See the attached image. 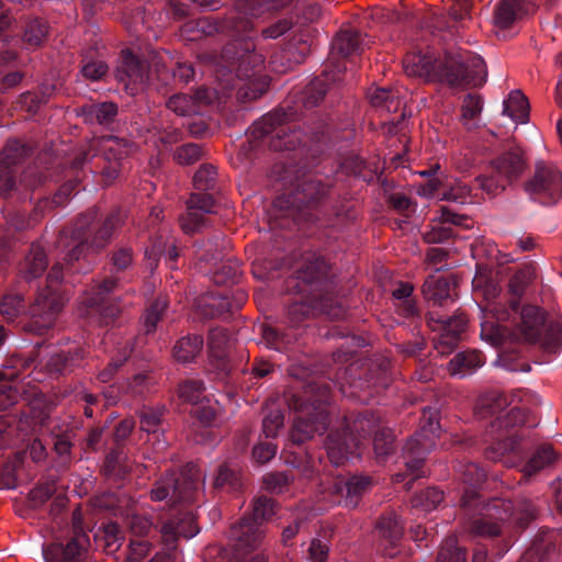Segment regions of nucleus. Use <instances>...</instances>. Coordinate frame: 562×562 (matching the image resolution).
Listing matches in <instances>:
<instances>
[{
  "mask_svg": "<svg viewBox=\"0 0 562 562\" xmlns=\"http://www.w3.org/2000/svg\"><path fill=\"white\" fill-rule=\"evenodd\" d=\"M52 94V88L45 87L40 91H26L19 98V104L27 112L35 113L41 105L45 104Z\"/></svg>",
  "mask_w": 562,
  "mask_h": 562,
  "instance_id": "57",
  "label": "nucleus"
},
{
  "mask_svg": "<svg viewBox=\"0 0 562 562\" xmlns=\"http://www.w3.org/2000/svg\"><path fill=\"white\" fill-rule=\"evenodd\" d=\"M375 530L390 546H395L403 536L404 525L394 512H386L378 519Z\"/></svg>",
  "mask_w": 562,
  "mask_h": 562,
  "instance_id": "39",
  "label": "nucleus"
},
{
  "mask_svg": "<svg viewBox=\"0 0 562 562\" xmlns=\"http://www.w3.org/2000/svg\"><path fill=\"white\" fill-rule=\"evenodd\" d=\"M284 415L280 408L270 409L262 419V432L267 438H274L283 426Z\"/></svg>",
  "mask_w": 562,
  "mask_h": 562,
  "instance_id": "63",
  "label": "nucleus"
},
{
  "mask_svg": "<svg viewBox=\"0 0 562 562\" xmlns=\"http://www.w3.org/2000/svg\"><path fill=\"white\" fill-rule=\"evenodd\" d=\"M215 201L209 193H192L187 201V212L179 221L187 234H194L209 223L207 214L214 212Z\"/></svg>",
  "mask_w": 562,
  "mask_h": 562,
  "instance_id": "26",
  "label": "nucleus"
},
{
  "mask_svg": "<svg viewBox=\"0 0 562 562\" xmlns=\"http://www.w3.org/2000/svg\"><path fill=\"white\" fill-rule=\"evenodd\" d=\"M435 221L437 224L425 235V239L429 244H443L454 237V231L449 225L470 227L468 216L458 214L446 206L440 207V215Z\"/></svg>",
  "mask_w": 562,
  "mask_h": 562,
  "instance_id": "30",
  "label": "nucleus"
},
{
  "mask_svg": "<svg viewBox=\"0 0 562 562\" xmlns=\"http://www.w3.org/2000/svg\"><path fill=\"white\" fill-rule=\"evenodd\" d=\"M206 155L204 148L195 143L178 146L173 151V160L181 166H190L202 160Z\"/></svg>",
  "mask_w": 562,
  "mask_h": 562,
  "instance_id": "53",
  "label": "nucleus"
},
{
  "mask_svg": "<svg viewBox=\"0 0 562 562\" xmlns=\"http://www.w3.org/2000/svg\"><path fill=\"white\" fill-rule=\"evenodd\" d=\"M557 454L551 445H540L522 468V476H531L553 463Z\"/></svg>",
  "mask_w": 562,
  "mask_h": 562,
  "instance_id": "45",
  "label": "nucleus"
},
{
  "mask_svg": "<svg viewBox=\"0 0 562 562\" xmlns=\"http://www.w3.org/2000/svg\"><path fill=\"white\" fill-rule=\"evenodd\" d=\"M285 289L297 297L288 303L281 325L261 327L262 341L269 349L291 351L299 341L300 328L311 316L324 314L340 319L347 314L331 267L321 255H305L294 276L286 280Z\"/></svg>",
  "mask_w": 562,
  "mask_h": 562,
  "instance_id": "2",
  "label": "nucleus"
},
{
  "mask_svg": "<svg viewBox=\"0 0 562 562\" xmlns=\"http://www.w3.org/2000/svg\"><path fill=\"white\" fill-rule=\"evenodd\" d=\"M133 148V143L126 138L114 135H106L92 139L82 148L72 159L74 169H83L91 158L101 153L106 165L102 173L106 180L112 181L117 178L121 168V160L125 158Z\"/></svg>",
  "mask_w": 562,
  "mask_h": 562,
  "instance_id": "17",
  "label": "nucleus"
},
{
  "mask_svg": "<svg viewBox=\"0 0 562 562\" xmlns=\"http://www.w3.org/2000/svg\"><path fill=\"white\" fill-rule=\"evenodd\" d=\"M89 537L78 531L64 542H54L43 548L45 562H89Z\"/></svg>",
  "mask_w": 562,
  "mask_h": 562,
  "instance_id": "25",
  "label": "nucleus"
},
{
  "mask_svg": "<svg viewBox=\"0 0 562 562\" xmlns=\"http://www.w3.org/2000/svg\"><path fill=\"white\" fill-rule=\"evenodd\" d=\"M373 481L369 475H339L329 485L333 503L346 508H357L362 497L372 488Z\"/></svg>",
  "mask_w": 562,
  "mask_h": 562,
  "instance_id": "24",
  "label": "nucleus"
},
{
  "mask_svg": "<svg viewBox=\"0 0 562 562\" xmlns=\"http://www.w3.org/2000/svg\"><path fill=\"white\" fill-rule=\"evenodd\" d=\"M216 180V169L211 164H203L200 166L193 177V184L195 189L207 191L214 187Z\"/></svg>",
  "mask_w": 562,
  "mask_h": 562,
  "instance_id": "62",
  "label": "nucleus"
},
{
  "mask_svg": "<svg viewBox=\"0 0 562 562\" xmlns=\"http://www.w3.org/2000/svg\"><path fill=\"white\" fill-rule=\"evenodd\" d=\"M48 267L44 248L38 243H33L24 260L19 266V278L31 283L46 271Z\"/></svg>",
  "mask_w": 562,
  "mask_h": 562,
  "instance_id": "33",
  "label": "nucleus"
},
{
  "mask_svg": "<svg viewBox=\"0 0 562 562\" xmlns=\"http://www.w3.org/2000/svg\"><path fill=\"white\" fill-rule=\"evenodd\" d=\"M116 77L120 81L125 82L126 89L132 94H136L147 85L149 69L146 63L142 61L131 52H123Z\"/></svg>",
  "mask_w": 562,
  "mask_h": 562,
  "instance_id": "28",
  "label": "nucleus"
},
{
  "mask_svg": "<svg viewBox=\"0 0 562 562\" xmlns=\"http://www.w3.org/2000/svg\"><path fill=\"white\" fill-rule=\"evenodd\" d=\"M404 69L408 76L424 77L449 88L481 87L487 78L484 59L470 50L446 52L442 58L428 55H407Z\"/></svg>",
  "mask_w": 562,
  "mask_h": 562,
  "instance_id": "10",
  "label": "nucleus"
},
{
  "mask_svg": "<svg viewBox=\"0 0 562 562\" xmlns=\"http://www.w3.org/2000/svg\"><path fill=\"white\" fill-rule=\"evenodd\" d=\"M151 550V542L148 539L130 538L127 554L123 562H142Z\"/></svg>",
  "mask_w": 562,
  "mask_h": 562,
  "instance_id": "64",
  "label": "nucleus"
},
{
  "mask_svg": "<svg viewBox=\"0 0 562 562\" xmlns=\"http://www.w3.org/2000/svg\"><path fill=\"white\" fill-rule=\"evenodd\" d=\"M63 280L64 266L57 262L48 271L45 286H37L36 297L29 308L25 330L41 336L53 328L64 305V295L59 289Z\"/></svg>",
  "mask_w": 562,
  "mask_h": 562,
  "instance_id": "16",
  "label": "nucleus"
},
{
  "mask_svg": "<svg viewBox=\"0 0 562 562\" xmlns=\"http://www.w3.org/2000/svg\"><path fill=\"white\" fill-rule=\"evenodd\" d=\"M162 415V409L148 407L143 408L139 413L140 430L154 436L158 443H160L159 432L161 431Z\"/></svg>",
  "mask_w": 562,
  "mask_h": 562,
  "instance_id": "51",
  "label": "nucleus"
},
{
  "mask_svg": "<svg viewBox=\"0 0 562 562\" xmlns=\"http://www.w3.org/2000/svg\"><path fill=\"white\" fill-rule=\"evenodd\" d=\"M507 406V398L501 393H492L481 398L477 405V415L481 418L496 416L486 429L485 449L486 459L494 462H503L507 467L520 464L527 457L528 450L522 445V436L518 435V428L529 423V411L525 407L513 406L503 414Z\"/></svg>",
  "mask_w": 562,
  "mask_h": 562,
  "instance_id": "6",
  "label": "nucleus"
},
{
  "mask_svg": "<svg viewBox=\"0 0 562 562\" xmlns=\"http://www.w3.org/2000/svg\"><path fill=\"white\" fill-rule=\"evenodd\" d=\"M243 487L241 473L236 465L220 464L214 473L212 490L215 493H236Z\"/></svg>",
  "mask_w": 562,
  "mask_h": 562,
  "instance_id": "35",
  "label": "nucleus"
},
{
  "mask_svg": "<svg viewBox=\"0 0 562 562\" xmlns=\"http://www.w3.org/2000/svg\"><path fill=\"white\" fill-rule=\"evenodd\" d=\"M167 108L180 116H187L194 112V100L184 93H176L171 95L167 103Z\"/></svg>",
  "mask_w": 562,
  "mask_h": 562,
  "instance_id": "61",
  "label": "nucleus"
},
{
  "mask_svg": "<svg viewBox=\"0 0 562 562\" xmlns=\"http://www.w3.org/2000/svg\"><path fill=\"white\" fill-rule=\"evenodd\" d=\"M32 154L33 148L26 143H22L18 139H12L7 143L0 153V196L8 198L13 191L24 188L26 191L31 192L30 201L37 200L34 206V213L35 216H40L44 215L47 210L63 205L60 194H64V199L70 198L78 184V171L80 169H74L72 165L70 166L75 179L61 184L54 193L53 198L35 196V190L46 180V176L38 167H27L20 177L19 186H16L15 182L16 167L22 165Z\"/></svg>",
  "mask_w": 562,
  "mask_h": 562,
  "instance_id": "8",
  "label": "nucleus"
},
{
  "mask_svg": "<svg viewBox=\"0 0 562 562\" xmlns=\"http://www.w3.org/2000/svg\"><path fill=\"white\" fill-rule=\"evenodd\" d=\"M24 310V297L22 293H8L3 295L1 301L0 311L3 316L13 319Z\"/></svg>",
  "mask_w": 562,
  "mask_h": 562,
  "instance_id": "60",
  "label": "nucleus"
},
{
  "mask_svg": "<svg viewBox=\"0 0 562 562\" xmlns=\"http://www.w3.org/2000/svg\"><path fill=\"white\" fill-rule=\"evenodd\" d=\"M503 114L515 122L525 123L529 116V102L526 95L519 90L510 92L508 99L504 101Z\"/></svg>",
  "mask_w": 562,
  "mask_h": 562,
  "instance_id": "46",
  "label": "nucleus"
},
{
  "mask_svg": "<svg viewBox=\"0 0 562 562\" xmlns=\"http://www.w3.org/2000/svg\"><path fill=\"white\" fill-rule=\"evenodd\" d=\"M88 351L82 346H71L68 349H60L45 353L38 361L35 358L16 359L13 367L22 369L31 367L37 370L36 375H48L59 378L72 373L80 368Z\"/></svg>",
  "mask_w": 562,
  "mask_h": 562,
  "instance_id": "20",
  "label": "nucleus"
},
{
  "mask_svg": "<svg viewBox=\"0 0 562 562\" xmlns=\"http://www.w3.org/2000/svg\"><path fill=\"white\" fill-rule=\"evenodd\" d=\"M274 499L261 495L254 499L251 514L244 516L238 525L231 529L229 537L236 541V550H254L262 539V524L276 514Z\"/></svg>",
  "mask_w": 562,
  "mask_h": 562,
  "instance_id": "19",
  "label": "nucleus"
},
{
  "mask_svg": "<svg viewBox=\"0 0 562 562\" xmlns=\"http://www.w3.org/2000/svg\"><path fill=\"white\" fill-rule=\"evenodd\" d=\"M562 546V533L558 530H543L525 551L518 562H557Z\"/></svg>",
  "mask_w": 562,
  "mask_h": 562,
  "instance_id": "27",
  "label": "nucleus"
},
{
  "mask_svg": "<svg viewBox=\"0 0 562 562\" xmlns=\"http://www.w3.org/2000/svg\"><path fill=\"white\" fill-rule=\"evenodd\" d=\"M526 169V159L520 147L509 144L504 151L491 161L487 175H481L475 180L487 194L495 195L517 180Z\"/></svg>",
  "mask_w": 562,
  "mask_h": 562,
  "instance_id": "18",
  "label": "nucleus"
},
{
  "mask_svg": "<svg viewBox=\"0 0 562 562\" xmlns=\"http://www.w3.org/2000/svg\"><path fill=\"white\" fill-rule=\"evenodd\" d=\"M395 449V436L390 427L384 425L373 436V450L378 460L383 461Z\"/></svg>",
  "mask_w": 562,
  "mask_h": 562,
  "instance_id": "50",
  "label": "nucleus"
},
{
  "mask_svg": "<svg viewBox=\"0 0 562 562\" xmlns=\"http://www.w3.org/2000/svg\"><path fill=\"white\" fill-rule=\"evenodd\" d=\"M210 367L215 379L231 383L235 381V369L232 360L231 338L226 329L214 327L207 338Z\"/></svg>",
  "mask_w": 562,
  "mask_h": 562,
  "instance_id": "23",
  "label": "nucleus"
},
{
  "mask_svg": "<svg viewBox=\"0 0 562 562\" xmlns=\"http://www.w3.org/2000/svg\"><path fill=\"white\" fill-rule=\"evenodd\" d=\"M535 279V269L525 266L508 281V307L494 304L481 310V338L494 347H505L512 340L537 346L544 355L557 353L562 347L561 325L535 305L520 308V299Z\"/></svg>",
  "mask_w": 562,
  "mask_h": 562,
  "instance_id": "3",
  "label": "nucleus"
},
{
  "mask_svg": "<svg viewBox=\"0 0 562 562\" xmlns=\"http://www.w3.org/2000/svg\"><path fill=\"white\" fill-rule=\"evenodd\" d=\"M19 379L14 371H0V409L7 411L18 403L19 389L13 382Z\"/></svg>",
  "mask_w": 562,
  "mask_h": 562,
  "instance_id": "47",
  "label": "nucleus"
},
{
  "mask_svg": "<svg viewBox=\"0 0 562 562\" xmlns=\"http://www.w3.org/2000/svg\"><path fill=\"white\" fill-rule=\"evenodd\" d=\"M75 430L68 425L55 426L50 431V441L55 453L65 461L70 459Z\"/></svg>",
  "mask_w": 562,
  "mask_h": 562,
  "instance_id": "42",
  "label": "nucleus"
},
{
  "mask_svg": "<svg viewBox=\"0 0 562 562\" xmlns=\"http://www.w3.org/2000/svg\"><path fill=\"white\" fill-rule=\"evenodd\" d=\"M323 75L314 78L296 98L285 100L279 108L255 121L246 132L248 151L268 148L273 151L293 153L299 158L297 168L285 166L281 180L290 187L273 202V217L282 228L312 224L340 226L355 218L350 209L337 206L326 220L321 203L329 191V184L315 173L307 172L316 160L330 148L333 119L328 113L313 111L330 89L340 82Z\"/></svg>",
  "mask_w": 562,
  "mask_h": 562,
  "instance_id": "1",
  "label": "nucleus"
},
{
  "mask_svg": "<svg viewBox=\"0 0 562 562\" xmlns=\"http://www.w3.org/2000/svg\"><path fill=\"white\" fill-rule=\"evenodd\" d=\"M204 476L193 462H189L177 472L167 471L153 485L150 499L166 502L169 514L159 520V533L166 550L156 552L149 562H172V552L177 549L180 538L190 539L200 531L193 504L203 494Z\"/></svg>",
  "mask_w": 562,
  "mask_h": 562,
  "instance_id": "4",
  "label": "nucleus"
},
{
  "mask_svg": "<svg viewBox=\"0 0 562 562\" xmlns=\"http://www.w3.org/2000/svg\"><path fill=\"white\" fill-rule=\"evenodd\" d=\"M32 154L33 148L26 143H22L18 139H12L7 143L0 153V196L8 198L13 191L24 188L26 191L31 192L30 201L37 200L34 206V213L35 216H40L44 215L47 210L63 205L60 194H64V199L70 198L78 184V171L80 169H74L72 165L70 166L75 179L61 184L54 193L53 198L35 196V190L46 180V176L38 167H27L20 177L19 186H16L15 182L16 167L22 165Z\"/></svg>",
  "mask_w": 562,
  "mask_h": 562,
  "instance_id": "7",
  "label": "nucleus"
},
{
  "mask_svg": "<svg viewBox=\"0 0 562 562\" xmlns=\"http://www.w3.org/2000/svg\"><path fill=\"white\" fill-rule=\"evenodd\" d=\"M438 416L437 408L424 407L418 429L403 447L401 458L405 469L396 472L393 479L395 483H404L406 490H411L414 481L425 477L427 474L425 461L434 449L440 431Z\"/></svg>",
  "mask_w": 562,
  "mask_h": 562,
  "instance_id": "14",
  "label": "nucleus"
},
{
  "mask_svg": "<svg viewBox=\"0 0 562 562\" xmlns=\"http://www.w3.org/2000/svg\"><path fill=\"white\" fill-rule=\"evenodd\" d=\"M437 562H467L465 550L458 546L454 537H449L440 547Z\"/></svg>",
  "mask_w": 562,
  "mask_h": 562,
  "instance_id": "56",
  "label": "nucleus"
},
{
  "mask_svg": "<svg viewBox=\"0 0 562 562\" xmlns=\"http://www.w3.org/2000/svg\"><path fill=\"white\" fill-rule=\"evenodd\" d=\"M125 524L130 532V538L134 539H147L157 528L148 516L140 514L127 516Z\"/></svg>",
  "mask_w": 562,
  "mask_h": 562,
  "instance_id": "49",
  "label": "nucleus"
},
{
  "mask_svg": "<svg viewBox=\"0 0 562 562\" xmlns=\"http://www.w3.org/2000/svg\"><path fill=\"white\" fill-rule=\"evenodd\" d=\"M537 0H501L494 10L495 24L508 29L517 21L533 14Z\"/></svg>",
  "mask_w": 562,
  "mask_h": 562,
  "instance_id": "29",
  "label": "nucleus"
},
{
  "mask_svg": "<svg viewBox=\"0 0 562 562\" xmlns=\"http://www.w3.org/2000/svg\"><path fill=\"white\" fill-rule=\"evenodd\" d=\"M362 34L355 29L341 30L331 42L328 59L323 65V75L342 80L346 72L344 59L362 52Z\"/></svg>",
  "mask_w": 562,
  "mask_h": 562,
  "instance_id": "22",
  "label": "nucleus"
},
{
  "mask_svg": "<svg viewBox=\"0 0 562 562\" xmlns=\"http://www.w3.org/2000/svg\"><path fill=\"white\" fill-rule=\"evenodd\" d=\"M422 292L424 297L435 305L442 306L451 300V284L443 277L429 276L422 286Z\"/></svg>",
  "mask_w": 562,
  "mask_h": 562,
  "instance_id": "38",
  "label": "nucleus"
},
{
  "mask_svg": "<svg viewBox=\"0 0 562 562\" xmlns=\"http://www.w3.org/2000/svg\"><path fill=\"white\" fill-rule=\"evenodd\" d=\"M217 31V24L210 18L188 21L181 27L182 34L190 41H198L203 36H212Z\"/></svg>",
  "mask_w": 562,
  "mask_h": 562,
  "instance_id": "48",
  "label": "nucleus"
},
{
  "mask_svg": "<svg viewBox=\"0 0 562 562\" xmlns=\"http://www.w3.org/2000/svg\"><path fill=\"white\" fill-rule=\"evenodd\" d=\"M384 425L380 413L363 409L351 423L346 422L342 429H330L325 441L329 461L335 465L344 464L356 453L360 438L374 436Z\"/></svg>",
  "mask_w": 562,
  "mask_h": 562,
  "instance_id": "15",
  "label": "nucleus"
},
{
  "mask_svg": "<svg viewBox=\"0 0 562 562\" xmlns=\"http://www.w3.org/2000/svg\"><path fill=\"white\" fill-rule=\"evenodd\" d=\"M117 114L119 108L112 101L83 104L77 110V115L82 119L83 123L97 124L106 128H112L116 123Z\"/></svg>",
  "mask_w": 562,
  "mask_h": 562,
  "instance_id": "31",
  "label": "nucleus"
},
{
  "mask_svg": "<svg viewBox=\"0 0 562 562\" xmlns=\"http://www.w3.org/2000/svg\"><path fill=\"white\" fill-rule=\"evenodd\" d=\"M48 31L49 26L45 20L40 18L27 20L22 35L24 46L30 49L40 47L46 40Z\"/></svg>",
  "mask_w": 562,
  "mask_h": 562,
  "instance_id": "43",
  "label": "nucleus"
},
{
  "mask_svg": "<svg viewBox=\"0 0 562 562\" xmlns=\"http://www.w3.org/2000/svg\"><path fill=\"white\" fill-rule=\"evenodd\" d=\"M203 337L201 335H188L180 338L173 347V357L178 362L189 363L202 351Z\"/></svg>",
  "mask_w": 562,
  "mask_h": 562,
  "instance_id": "41",
  "label": "nucleus"
},
{
  "mask_svg": "<svg viewBox=\"0 0 562 562\" xmlns=\"http://www.w3.org/2000/svg\"><path fill=\"white\" fill-rule=\"evenodd\" d=\"M443 501V492L437 487H427L412 498V506L425 512L435 509Z\"/></svg>",
  "mask_w": 562,
  "mask_h": 562,
  "instance_id": "55",
  "label": "nucleus"
},
{
  "mask_svg": "<svg viewBox=\"0 0 562 562\" xmlns=\"http://www.w3.org/2000/svg\"><path fill=\"white\" fill-rule=\"evenodd\" d=\"M370 103L375 108L395 111L400 104L398 95L392 89L376 88L368 92Z\"/></svg>",
  "mask_w": 562,
  "mask_h": 562,
  "instance_id": "54",
  "label": "nucleus"
},
{
  "mask_svg": "<svg viewBox=\"0 0 562 562\" xmlns=\"http://www.w3.org/2000/svg\"><path fill=\"white\" fill-rule=\"evenodd\" d=\"M205 386L203 381L189 379L179 385V396L193 405L198 404L201 398H204Z\"/></svg>",
  "mask_w": 562,
  "mask_h": 562,
  "instance_id": "59",
  "label": "nucleus"
},
{
  "mask_svg": "<svg viewBox=\"0 0 562 562\" xmlns=\"http://www.w3.org/2000/svg\"><path fill=\"white\" fill-rule=\"evenodd\" d=\"M391 361L387 358H380L371 363L364 372V381L361 379L351 384V387L363 390L374 389L376 393L386 389L391 382Z\"/></svg>",
  "mask_w": 562,
  "mask_h": 562,
  "instance_id": "34",
  "label": "nucleus"
},
{
  "mask_svg": "<svg viewBox=\"0 0 562 562\" xmlns=\"http://www.w3.org/2000/svg\"><path fill=\"white\" fill-rule=\"evenodd\" d=\"M168 307V300L165 295L157 296L146 308L144 315V326L146 334L156 330L158 323L161 321L165 311Z\"/></svg>",
  "mask_w": 562,
  "mask_h": 562,
  "instance_id": "52",
  "label": "nucleus"
},
{
  "mask_svg": "<svg viewBox=\"0 0 562 562\" xmlns=\"http://www.w3.org/2000/svg\"><path fill=\"white\" fill-rule=\"evenodd\" d=\"M484 364V357L477 350L458 352L449 362V371L452 375L464 378L473 374Z\"/></svg>",
  "mask_w": 562,
  "mask_h": 562,
  "instance_id": "36",
  "label": "nucleus"
},
{
  "mask_svg": "<svg viewBox=\"0 0 562 562\" xmlns=\"http://www.w3.org/2000/svg\"><path fill=\"white\" fill-rule=\"evenodd\" d=\"M125 220L126 213L121 207L112 209L103 218H99V210L92 207L80 214L71 226L63 228L56 244L66 251L64 260L67 272H79L80 269L75 267V262L89 250H103Z\"/></svg>",
  "mask_w": 562,
  "mask_h": 562,
  "instance_id": "9",
  "label": "nucleus"
},
{
  "mask_svg": "<svg viewBox=\"0 0 562 562\" xmlns=\"http://www.w3.org/2000/svg\"><path fill=\"white\" fill-rule=\"evenodd\" d=\"M306 58V46L303 45L301 53L293 52V45H285L274 52L270 57V67L272 71L285 74L296 65L302 64Z\"/></svg>",
  "mask_w": 562,
  "mask_h": 562,
  "instance_id": "37",
  "label": "nucleus"
},
{
  "mask_svg": "<svg viewBox=\"0 0 562 562\" xmlns=\"http://www.w3.org/2000/svg\"><path fill=\"white\" fill-rule=\"evenodd\" d=\"M530 200L542 205H553L562 196V173L552 164L537 161L533 171L524 182Z\"/></svg>",
  "mask_w": 562,
  "mask_h": 562,
  "instance_id": "21",
  "label": "nucleus"
},
{
  "mask_svg": "<svg viewBox=\"0 0 562 562\" xmlns=\"http://www.w3.org/2000/svg\"><path fill=\"white\" fill-rule=\"evenodd\" d=\"M164 256L166 262L170 269H176L177 260L180 256V250L172 243H162L160 240H156L150 248L145 250V257L149 260V265L153 268L157 266L159 258Z\"/></svg>",
  "mask_w": 562,
  "mask_h": 562,
  "instance_id": "44",
  "label": "nucleus"
},
{
  "mask_svg": "<svg viewBox=\"0 0 562 562\" xmlns=\"http://www.w3.org/2000/svg\"><path fill=\"white\" fill-rule=\"evenodd\" d=\"M241 274L240 267L237 261L227 260L221 263L213 273V281L218 285L236 283Z\"/></svg>",
  "mask_w": 562,
  "mask_h": 562,
  "instance_id": "58",
  "label": "nucleus"
},
{
  "mask_svg": "<svg viewBox=\"0 0 562 562\" xmlns=\"http://www.w3.org/2000/svg\"><path fill=\"white\" fill-rule=\"evenodd\" d=\"M222 58L227 63L234 77L231 79L232 89L240 102H249L262 97L270 85L268 76L263 75L265 58L255 50L252 42H232L224 46Z\"/></svg>",
  "mask_w": 562,
  "mask_h": 562,
  "instance_id": "12",
  "label": "nucleus"
},
{
  "mask_svg": "<svg viewBox=\"0 0 562 562\" xmlns=\"http://www.w3.org/2000/svg\"><path fill=\"white\" fill-rule=\"evenodd\" d=\"M458 477L463 484L460 507L469 516L465 530L476 538H496L502 535L503 526L514 518L520 528H526L538 514L533 502L521 496L513 503L510 499L495 497L485 501L480 493L486 471L474 462H460Z\"/></svg>",
  "mask_w": 562,
  "mask_h": 562,
  "instance_id": "5",
  "label": "nucleus"
},
{
  "mask_svg": "<svg viewBox=\"0 0 562 562\" xmlns=\"http://www.w3.org/2000/svg\"><path fill=\"white\" fill-rule=\"evenodd\" d=\"M331 383L322 376H312L301 382L296 391L285 393V401L295 413L291 440L301 446L314 435H323L329 425Z\"/></svg>",
  "mask_w": 562,
  "mask_h": 562,
  "instance_id": "11",
  "label": "nucleus"
},
{
  "mask_svg": "<svg viewBox=\"0 0 562 562\" xmlns=\"http://www.w3.org/2000/svg\"><path fill=\"white\" fill-rule=\"evenodd\" d=\"M245 300L246 295L243 291H237L234 299H231L226 293H222L218 297H213L212 302L206 303L210 312L205 311L204 313L209 317H224L239 308Z\"/></svg>",
  "mask_w": 562,
  "mask_h": 562,
  "instance_id": "40",
  "label": "nucleus"
},
{
  "mask_svg": "<svg viewBox=\"0 0 562 562\" xmlns=\"http://www.w3.org/2000/svg\"><path fill=\"white\" fill-rule=\"evenodd\" d=\"M110 276L98 282L88 297V306L99 316L102 325H110L122 313L121 299L113 296L120 288L121 279L117 274L130 272L135 263V250L128 244H117L108 254Z\"/></svg>",
  "mask_w": 562,
  "mask_h": 562,
  "instance_id": "13",
  "label": "nucleus"
},
{
  "mask_svg": "<svg viewBox=\"0 0 562 562\" xmlns=\"http://www.w3.org/2000/svg\"><path fill=\"white\" fill-rule=\"evenodd\" d=\"M467 324L468 319L463 314L454 315L450 325L432 338L435 349L441 355L451 353L457 348Z\"/></svg>",
  "mask_w": 562,
  "mask_h": 562,
  "instance_id": "32",
  "label": "nucleus"
}]
</instances>
